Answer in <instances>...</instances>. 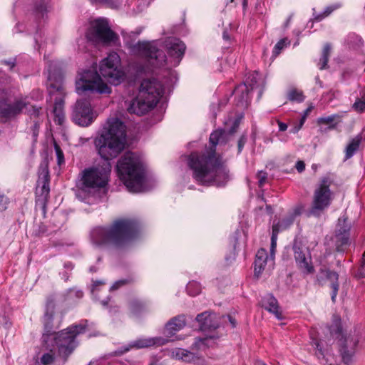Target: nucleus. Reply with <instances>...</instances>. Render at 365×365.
Returning <instances> with one entry per match:
<instances>
[{"label":"nucleus","instance_id":"72a5a7b5","mask_svg":"<svg viewBox=\"0 0 365 365\" xmlns=\"http://www.w3.org/2000/svg\"><path fill=\"white\" fill-rule=\"evenodd\" d=\"M92 4H103L111 9H118L122 4V0H90Z\"/></svg>","mask_w":365,"mask_h":365},{"label":"nucleus","instance_id":"0e129e2a","mask_svg":"<svg viewBox=\"0 0 365 365\" xmlns=\"http://www.w3.org/2000/svg\"><path fill=\"white\" fill-rule=\"evenodd\" d=\"M109 312L111 314H115V313H117L118 312V307H116V306L115 307H110Z\"/></svg>","mask_w":365,"mask_h":365},{"label":"nucleus","instance_id":"c03bdc74","mask_svg":"<svg viewBox=\"0 0 365 365\" xmlns=\"http://www.w3.org/2000/svg\"><path fill=\"white\" fill-rule=\"evenodd\" d=\"M282 230L275 224L272 226V233L271 237V241L273 242V244H277V235L279 232Z\"/></svg>","mask_w":365,"mask_h":365},{"label":"nucleus","instance_id":"680f3d73","mask_svg":"<svg viewBox=\"0 0 365 365\" xmlns=\"http://www.w3.org/2000/svg\"><path fill=\"white\" fill-rule=\"evenodd\" d=\"M227 317L229 319L230 323L232 325V327H233V328L235 327H236V324H237L236 320L232 316H230V315H228Z\"/></svg>","mask_w":365,"mask_h":365},{"label":"nucleus","instance_id":"412c9836","mask_svg":"<svg viewBox=\"0 0 365 365\" xmlns=\"http://www.w3.org/2000/svg\"><path fill=\"white\" fill-rule=\"evenodd\" d=\"M268 261L272 263L273 259H269V256L267 252L264 249H259L255 257V260L254 262V273L256 277H259L263 270L264 269L265 266L267 265Z\"/></svg>","mask_w":365,"mask_h":365},{"label":"nucleus","instance_id":"4d7b16f0","mask_svg":"<svg viewBox=\"0 0 365 365\" xmlns=\"http://www.w3.org/2000/svg\"><path fill=\"white\" fill-rule=\"evenodd\" d=\"M195 359V354L191 353L190 351H189L187 353V354L185 356V358L182 359V361H184L185 362H191V361H194Z\"/></svg>","mask_w":365,"mask_h":365},{"label":"nucleus","instance_id":"cd10ccee","mask_svg":"<svg viewBox=\"0 0 365 365\" xmlns=\"http://www.w3.org/2000/svg\"><path fill=\"white\" fill-rule=\"evenodd\" d=\"M342 116L339 114H333L329 116L319 118L317 122L319 124L329 125V129H334L341 121Z\"/></svg>","mask_w":365,"mask_h":365},{"label":"nucleus","instance_id":"de8ad7c7","mask_svg":"<svg viewBox=\"0 0 365 365\" xmlns=\"http://www.w3.org/2000/svg\"><path fill=\"white\" fill-rule=\"evenodd\" d=\"M246 142L247 136L245 135H242L237 143L238 153H240L242 152Z\"/></svg>","mask_w":365,"mask_h":365},{"label":"nucleus","instance_id":"58836bf2","mask_svg":"<svg viewBox=\"0 0 365 365\" xmlns=\"http://www.w3.org/2000/svg\"><path fill=\"white\" fill-rule=\"evenodd\" d=\"M352 108L359 113L365 111V99L356 100L352 106Z\"/></svg>","mask_w":365,"mask_h":365},{"label":"nucleus","instance_id":"603ef678","mask_svg":"<svg viewBox=\"0 0 365 365\" xmlns=\"http://www.w3.org/2000/svg\"><path fill=\"white\" fill-rule=\"evenodd\" d=\"M36 12L41 14L43 16L44 13L46 11V5L44 1L41 2L39 5L36 6Z\"/></svg>","mask_w":365,"mask_h":365},{"label":"nucleus","instance_id":"f704fd0d","mask_svg":"<svg viewBox=\"0 0 365 365\" xmlns=\"http://www.w3.org/2000/svg\"><path fill=\"white\" fill-rule=\"evenodd\" d=\"M294 220L295 218L289 214L286 217L283 218L275 225L282 230H286L294 223Z\"/></svg>","mask_w":365,"mask_h":365},{"label":"nucleus","instance_id":"f8f14e48","mask_svg":"<svg viewBox=\"0 0 365 365\" xmlns=\"http://www.w3.org/2000/svg\"><path fill=\"white\" fill-rule=\"evenodd\" d=\"M120 61L118 53L113 52L100 63V74L113 85H118L124 78V73L120 68Z\"/></svg>","mask_w":365,"mask_h":365},{"label":"nucleus","instance_id":"4c0bfd02","mask_svg":"<svg viewBox=\"0 0 365 365\" xmlns=\"http://www.w3.org/2000/svg\"><path fill=\"white\" fill-rule=\"evenodd\" d=\"M63 100L62 98H56L54 106H53V113H63Z\"/></svg>","mask_w":365,"mask_h":365},{"label":"nucleus","instance_id":"8fccbe9b","mask_svg":"<svg viewBox=\"0 0 365 365\" xmlns=\"http://www.w3.org/2000/svg\"><path fill=\"white\" fill-rule=\"evenodd\" d=\"M285 46V40L282 39L277 43L274 48V53L278 54Z\"/></svg>","mask_w":365,"mask_h":365},{"label":"nucleus","instance_id":"423d86ee","mask_svg":"<svg viewBox=\"0 0 365 365\" xmlns=\"http://www.w3.org/2000/svg\"><path fill=\"white\" fill-rule=\"evenodd\" d=\"M163 93L162 83L155 78H145L141 81L138 96L130 103V113L143 115L152 110L158 103Z\"/></svg>","mask_w":365,"mask_h":365},{"label":"nucleus","instance_id":"393cba45","mask_svg":"<svg viewBox=\"0 0 365 365\" xmlns=\"http://www.w3.org/2000/svg\"><path fill=\"white\" fill-rule=\"evenodd\" d=\"M185 317L184 315H178L173 317L165 325V331L168 335H173L181 330L185 326Z\"/></svg>","mask_w":365,"mask_h":365},{"label":"nucleus","instance_id":"aec40b11","mask_svg":"<svg viewBox=\"0 0 365 365\" xmlns=\"http://www.w3.org/2000/svg\"><path fill=\"white\" fill-rule=\"evenodd\" d=\"M264 88V79L259 72L255 71L247 78L246 83L244 84V88L242 89V91L243 93L245 90L247 93H248L250 91L258 89L259 97L260 98L262 94ZM246 95L247 96V93H246Z\"/></svg>","mask_w":365,"mask_h":365},{"label":"nucleus","instance_id":"e2e57ef3","mask_svg":"<svg viewBox=\"0 0 365 365\" xmlns=\"http://www.w3.org/2000/svg\"><path fill=\"white\" fill-rule=\"evenodd\" d=\"M304 120H305V116H304V117L302 118V120H301V121H300V125H299V126L298 128H294L292 130V133H297V131L301 128L302 125H303V123H304Z\"/></svg>","mask_w":365,"mask_h":365},{"label":"nucleus","instance_id":"49530a36","mask_svg":"<svg viewBox=\"0 0 365 365\" xmlns=\"http://www.w3.org/2000/svg\"><path fill=\"white\" fill-rule=\"evenodd\" d=\"M188 352H189V351H187L186 349H176V351L174 353H175L176 358L182 360L185 358V356L187 354Z\"/></svg>","mask_w":365,"mask_h":365},{"label":"nucleus","instance_id":"69168bd1","mask_svg":"<svg viewBox=\"0 0 365 365\" xmlns=\"http://www.w3.org/2000/svg\"><path fill=\"white\" fill-rule=\"evenodd\" d=\"M209 340H210L209 339H207V338H205V339H199V341H200L202 344L207 345V342Z\"/></svg>","mask_w":365,"mask_h":365},{"label":"nucleus","instance_id":"a19ab883","mask_svg":"<svg viewBox=\"0 0 365 365\" xmlns=\"http://www.w3.org/2000/svg\"><path fill=\"white\" fill-rule=\"evenodd\" d=\"M54 148L56 154L58 165H61L62 163H64L63 153L59 147V145H58L56 143H55L54 145Z\"/></svg>","mask_w":365,"mask_h":365},{"label":"nucleus","instance_id":"39448f33","mask_svg":"<svg viewBox=\"0 0 365 365\" xmlns=\"http://www.w3.org/2000/svg\"><path fill=\"white\" fill-rule=\"evenodd\" d=\"M117 171L128 191L140 192L143 190L145 168L140 157L135 153L127 152L118 161Z\"/></svg>","mask_w":365,"mask_h":365},{"label":"nucleus","instance_id":"e433bc0d","mask_svg":"<svg viewBox=\"0 0 365 365\" xmlns=\"http://www.w3.org/2000/svg\"><path fill=\"white\" fill-rule=\"evenodd\" d=\"M39 127L40 125L38 121H34V123L30 128L33 143H36L37 141L39 133Z\"/></svg>","mask_w":365,"mask_h":365},{"label":"nucleus","instance_id":"5701e85b","mask_svg":"<svg viewBox=\"0 0 365 365\" xmlns=\"http://www.w3.org/2000/svg\"><path fill=\"white\" fill-rule=\"evenodd\" d=\"M262 307L268 312L272 313L279 320L283 319L282 312L279 310L277 299L271 294H267L262 299Z\"/></svg>","mask_w":365,"mask_h":365},{"label":"nucleus","instance_id":"0eeeda50","mask_svg":"<svg viewBox=\"0 0 365 365\" xmlns=\"http://www.w3.org/2000/svg\"><path fill=\"white\" fill-rule=\"evenodd\" d=\"M88 326L87 320L82 321L78 324L70 326L51 336H44L43 344L47 349L49 346H52L53 349L56 348L58 355L66 360L78 346V342L76 341V336L79 334L83 333Z\"/></svg>","mask_w":365,"mask_h":365},{"label":"nucleus","instance_id":"dca6fc26","mask_svg":"<svg viewBox=\"0 0 365 365\" xmlns=\"http://www.w3.org/2000/svg\"><path fill=\"white\" fill-rule=\"evenodd\" d=\"M293 252L296 264L300 272L304 274H313L314 267L309 249L295 242L293 245Z\"/></svg>","mask_w":365,"mask_h":365},{"label":"nucleus","instance_id":"4be33fe9","mask_svg":"<svg viewBox=\"0 0 365 365\" xmlns=\"http://www.w3.org/2000/svg\"><path fill=\"white\" fill-rule=\"evenodd\" d=\"M216 316L207 312L199 314L196 317V320L200 324L202 330L216 329L219 324L215 321Z\"/></svg>","mask_w":365,"mask_h":365},{"label":"nucleus","instance_id":"f03ea898","mask_svg":"<svg viewBox=\"0 0 365 365\" xmlns=\"http://www.w3.org/2000/svg\"><path fill=\"white\" fill-rule=\"evenodd\" d=\"M239 127V122L235 120L230 129L217 130L210 136L212 148L210 150L199 153H192L187 158V165L192 170V178L202 185L223 187L230 180V170L220 155H217L215 146L225 144L227 135H233Z\"/></svg>","mask_w":365,"mask_h":365},{"label":"nucleus","instance_id":"bf43d9fd","mask_svg":"<svg viewBox=\"0 0 365 365\" xmlns=\"http://www.w3.org/2000/svg\"><path fill=\"white\" fill-rule=\"evenodd\" d=\"M71 294L73 292H75V295L77 298H81L83 296V292L81 290H75V289H71L70 290Z\"/></svg>","mask_w":365,"mask_h":365},{"label":"nucleus","instance_id":"1a4fd4ad","mask_svg":"<svg viewBox=\"0 0 365 365\" xmlns=\"http://www.w3.org/2000/svg\"><path fill=\"white\" fill-rule=\"evenodd\" d=\"M76 91L81 95L86 92L91 93H110V88L103 82L97 71L85 70L78 74L76 81Z\"/></svg>","mask_w":365,"mask_h":365},{"label":"nucleus","instance_id":"5fc2aeb1","mask_svg":"<svg viewBox=\"0 0 365 365\" xmlns=\"http://www.w3.org/2000/svg\"><path fill=\"white\" fill-rule=\"evenodd\" d=\"M1 63L10 67L12 69L16 65V58L2 61Z\"/></svg>","mask_w":365,"mask_h":365},{"label":"nucleus","instance_id":"4468645a","mask_svg":"<svg viewBox=\"0 0 365 365\" xmlns=\"http://www.w3.org/2000/svg\"><path fill=\"white\" fill-rule=\"evenodd\" d=\"M96 115L88 100H78L73 107L72 118L78 125L83 127L88 126L96 118Z\"/></svg>","mask_w":365,"mask_h":365},{"label":"nucleus","instance_id":"a878e982","mask_svg":"<svg viewBox=\"0 0 365 365\" xmlns=\"http://www.w3.org/2000/svg\"><path fill=\"white\" fill-rule=\"evenodd\" d=\"M49 305L47 306L46 312L43 317V323L44 326V333L42 336L43 341L44 342V336H48L53 334L55 332L53 331V307L49 310Z\"/></svg>","mask_w":365,"mask_h":365},{"label":"nucleus","instance_id":"a18cd8bd","mask_svg":"<svg viewBox=\"0 0 365 365\" xmlns=\"http://www.w3.org/2000/svg\"><path fill=\"white\" fill-rule=\"evenodd\" d=\"M130 282L129 279H120L116 281L110 288L111 291L116 290L123 285H125Z\"/></svg>","mask_w":365,"mask_h":365},{"label":"nucleus","instance_id":"79ce46f5","mask_svg":"<svg viewBox=\"0 0 365 365\" xmlns=\"http://www.w3.org/2000/svg\"><path fill=\"white\" fill-rule=\"evenodd\" d=\"M257 178L258 179V183L259 187H262L267 178V174L266 172L260 170L257 173Z\"/></svg>","mask_w":365,"mask_h":365},{"label":"nucleus","instance_id":"473e14b6","mask_svg":"<svg viewBox=\"0 0 365 365\" xmlns=\"http://www.w3.org/2000/svg\"><path fill=\"white\" fill-rule=\"evenodd\" d=\"M287 98L291 101L301 103L304 100L303 93L297 89H292L289 91Z\"/></svg>","mask_w":365,"mask_h":365},{"label":"nucleus","instance_id":"864d4df0","mask_svg":"<svg viewBox=\"0 0 365 365\" xmlns=\"http://www.w3.org/2000/svg\"><path fill=\"white\" fill-rule=\"evenodd\" d=\"M54 122L58 125H62L65 120L64 113L54 114Z\"/></svg>","mask_w":365,"mask_h":365},{"label":"nucleus","instance_id":"7ed1b4c3","mask_svg":"<svg viewBox=\"0 0 365 365\" xmlns=\"http://www.w3.org/2000/svg\"><path fill=\"white\" fill-rule=\"evenodd\" d=\"M139 231L135 219L119 218L106 227H96L90 234L92 243L97 247H120L134 239Z\"/></svg>","mask_w":365,"mask_h":365},{"label":"nucleus","instance_id":"ddd939ff","mask_svg":"<svg viewBox=\"0 0 365 365\" xmlns=\"http://www.w3.org/2000/svg\"><path fill=\"white\" fill-rule=\"evenodd\" d=\"M339 334L338 343L339 346V353L343 363L345 365H350L353 361L356 351V347L359 344L357 335L354 333H349L346 335L341 334V329L337 328Z\"/></svg>","mask_w":365,"mask_h":365},{"label":"nucleus","instance_id":"2f4dec72","mask_svg":"<svg viewBox=\"0 0 365 365\" xmlns=\"http://www.w3.org/2000/svg\"><path fill=\"white\" fill-rule=\"evenodd\" d=\"M348 43L354 48H359L363 45V40L361 36L356 34H350L347 36Z\"/></svg>","mask_w":365,"mask_h":365},{"label":"nucleus","instance_id":"2eb2a0df","mask_svg":"<svg viewBox=\"0 0 365 365\" xmlns=\"http://www.w3.org/2000/svg\"><path fill=\"white\" fill-rule=\"evenodd\" d=\"M351 224L347 222L344 217H339L336 226L335 235L332 241L339 252H344L350 245Z\"/></svg>","mask_w":365,"mask_h":365},{"label":"nucleus","instance_id":"c9c22d12","mask_svg":"<svg viewBox=\"0 0 365 365\" xmlns=\"http://www.w3.org/2000/svg\"><path fill=\"white\" fill-rule=\"evenodd\" d=\"M187 291L190 295L195 296L201 291L200 285L196 282H190L187 285Z\"/></svg>","mask_w":365,"mask_h":365},{"label":"nucleus","instance_id":"ea45409f","mask_svg":"<svg viewBox=\"0 0 365 365\" xmlns=\"http://www.w3.org/2000/svg\"><path fill=\"white\" fill-rule=\"evenodd\" d=\"M10 202V200L7 196L4 194L0 193V212L5 211Z\"/></svg>","mask_w":365,"mask_h":365},{"label":"nucleus","instance_id":"774afa93","mask_svg":"<svg viewBox=\"0 0 365 365\" xmlns=\"http://www.w3.org/2000/svg\"><path fill=\"white\" fill-rule=\"evenodd\" d=\"M276 245L277 244H273V242L271 241V247H270V251L272 253L274 252L275 248H276Z\"/></svg>","mask_w":365,"mask_h":365},{"label":"nucleus","instance_id":"bb28decb","mask_svg":"<svg viewBox=\"0 0 365 365\" xmlns=\"http://www.w3.org/2000/svg\"><path fill=\"white\" fill-rule=\"evenodd\" d=\"M362 140V135L358 134L354 138H352L350 143L346 148L345 150V158L346 159L351 158L356 152L359 150V145Z\"/></svg>","mask_w":365,"mask_h":365},{"label":"nucleus","instance_id":"f3484780","mask_svg":"<svg viewBox=\"0 0 365 365\" xmlns=\"http://www.w3.org/2000/svg\"><path fill=\"white\" fill-rule=\"evenodd\" d=\"M49 171L48 166L41 164L39 168L38 187L36 188V202L43 206L46 205L50 192L49 187Z\"/></svg>","mask_w":365,"mask_h":365},{"label":"nucleus","instance_id":"a211bd4d","mask_svg":"<svg viewBox=\"0 0 365 365\" xmlns=\"http://www.w3.org/2000/svg\"><path fill=\"white\" fill-rule=\"evenodd\" d=\"M48 81L49 93L54 91L61 92L63 90V76L61 70L56 66V63L52 61L48 62Z\"/></svg>","mask_w":365,"mask_h":365},{"label":"nucleus","instance_id":"13d9d810","mask_svg":"<svg viewBox=\"0 0 365 365\" xmlns=\"http://www.w3.org/2000/svg\"><path fill=\"white\" fill-rule=\"evenodd\" d=\"M313 16H314V19L317 21H321L322 19H324L325 17H327L323 12L319 13V14L314 13Z\"/></svg>","mask_w":365,"mask_h":365},{"label":"nucleus","instance_id":"7c9ffc66","mask_svg":"<svg viewBox=\"0 0 365 365\" xmlns=\"http://www.w3.org/2000/svg\"><path fill=\"white\" fill-rule=\"evenodd\" d=\"M44 346L46 347V346L45 344H44ZM46 349L49 350V351L44 353L41 356V357L40 359L41 365H49L51 363H53L55 359L53 348L50 349V346H49L48 349L46 348Z\"/></svg>","mask_w":365,"mask_h":365},{"label":"nucleus","instance_id":"052dcab7","mask_svg":"<svg viewBox=\"0 0 365 365\" xmlns=\"http://www.w3.org/2000/svg\"><path fill=\"white\" fill-rule=\"evenodd\" d=\"M278 125L280 131H285L287 129V125L283 122L278 121Z\"/></svg>","mask_w":365,"mask_h":365},{"label":"nucleus","instance_id":"c756f323","mask_svg":"<svg viewBox=\"0 0 365 365\" xmlns=\"http://www.w3.org/2000/svg\"><path fill=\"white\" fill-rule=\"evenodd\" d=\"M331 52V45L329 43H326L324 46L322 56L318 63V66L319 69L323 70L327 68V63L329 61V58Z\"/></svg>","mask_w":365,"mask_h":365},{"label":"nucleus","instance_id":"f257e3e1","mask_svg":"<svg viewBox=\"0 0 365 365\" xmlns=\"http://www.w3.org/2000/svg\"><path fill=\"white\" fill-rule=\"evenodd\" d=\"M126 132L125 124L118 118L108 119L95 140L98 154L103 159L96 167L86 169L82 174L78 187L83 192L106 189L111 171L110 160L116 158L125 148Z\"/></svg>","mask_w":365,"mask_h":365},{"label":"nucleus","instance_id":"37998d69","mask_svg":"<svg viewBox=\"0 0 365 365\" xmlns=\"http://www.w3.org/2000/svg\"><path fill=\"white\" fill-rule=\"evenodd\" d=\"M341 7V4H334L330 6H327L323 13L325 14L326 16H329L334 11L336 10L337 9Z\"/></svg>","mask_w":365,"mask_h":365},{"label":"nucleus","instance_id":"9b49d317","mask_svg":"<svg viewBox=\"0 0 365 365\" xmlns=\"http://www.w3.org/2000/svg\"><path fill=\"white\" fill-rule=\"evenodd\" d=\"M86 36L88 41L93 43L110 44L118 40L117 34L110 29L108 22L105 19H98L92 22Z\"/></svg>","mask_w":365,"mask_h":365},{"label":"nucleus","instance_id":"09e8293b","mask_svg":"<svg viewBox=\"0 0 365 365\" xmlns=\"http://www.w3.org/2000/svg\"><path fill=\"white\" fill-rule=\"evenodd\" d=\"M303 210V206L301 205H299L296 206L292 212L289 213L290 215H292L294 218H296V217L302 214V212Z\"/></svg>","mask_w":365,"mask_h":365},{"label":"nucleus","instance_id":"6e6552de","mask_svg":"<svg viewBox=\"0 0 365 365\" xmlns=\"http://www.w3.org/2000/svg\"><path fill=\"white\" fill-rule=\"evenodd\" d=\"M334 182V176L331 173H328L319 179L314 191L310 209L312 215L320 216L331 205L334 197V192L331 190Z\"/></svg>","mask_w":365,"mask_h":365},{"label":"nucleus","instance_id":"b1692460","mask_svg":"<svg viewBox=\"0 0 365 365\" xmlns=\"http://www.w3.org/2000/svg\"><path fill=\"white\" fill-rule=\"evenodd\" d=\"M320 273L322 274L330 282V288L331 289V299L332 302H336V296L338 294L339 284L338 282L339 274L334 271L330 269H320Z\"/></svg>","mask_w":365,"mask_h":365},{"label":"nucleus","instance_id":"338daca9","mask_svg":"<svg viewBox=\"0 0 365 365\" xmlns=\"http://www.w3.org/2000/svg\"><path fill=\"white\" fill-rule=\"evenodd\" d=\"M222 37L226 41H228L230 39V36L228 35V33L226 31H225L223 32Z\"/></svg>","mask_w":365,"mask_h":365},{"label":"nucleus","instance_id":"6ab92c4d","mask_svg":"<svg viewBox=\"0 0 365 365\" xmlns=\"http://www.w3.org/2000/svg\"><path fill=\"white\" fill-rule=\"evenodd\" d=\"M168 339L162 337H153L146 339H138L131 342L129 346H125L123 349H120L115 351V355H122L128 351L131 348L143 349L150 347L154 345H163L168 342Z\"/></svg>","mask_w":365,"mask_h":365},{"label":"nucleus","instance_id":"6e6d98bb","mask_svg":"<svg viewBox=\"0 0 365 365\" xmlns=\"http://www.w3.org/2000/svg\"><path fill=\"white\" fill-rule=\"evenodd\" d=\"M295 167L298 172L302 173L305 169V164L303 161L299 160L297 162Z\"/></svg>","mask_w":365,"mask_h":365},{"label":"nucleus","instance_id":"20e7f679","mask_svg":"<svg viewBox=\"0 0 365 365\" xmlns=\"http://www.w3.org/2000/svg\"><path fill=\"white\" fill-rule=\"evenodd\" d=\"M165 45L169 55L168 59L165 53L151 42L139 41L133 46L132 51L153 68L178 66L186 49L185 43L179 38L170 37L165 41Z\"/></svg>","mask_w":365,"mask_h":365},{"label":"nucleus","instance_id":"9d476101","mask_svg":"<svg viewBox=\"0 0 365 365\" xmlns=\"http://www.w3.org/2000/svg\"><path fill=\"white\" fill-rule=\"evenodd\" d=\"M26 96H19L11 100L4 89H0V117L6 120L16 118L29 105Z\"/></svg>","mask_w":365,"mask_h":365},{"label":"nucleus","instance_id":"c85d7f7f","mask_svg":"<svg viewBox=\"0 0 365 365\" xmlns=\"http://www.w3.org/2000/svg\"><path fill=\"white\" fill-rule=\"evenodd\" d=\"M145 308V303L138 299H133L129 303L130 311L135 316L144 312Z\"/></svg>","mask_w":365,"mask_h":365},{"label":"nucleus","instance_id":"3c124183","mask_svg":"<svg viewBox=\"0 0 365 365\" xmlns=\"http://www.w3.org/2000/svg\"><path fill=\"white\" fill-rule=\"evenodd\" d=\"M40 109H41V108H38L36 106H32L31 108L29 109V114L31 116V118L38 117L39 115Z\"/></svg>","mask_w":365,"mask_h":365}]
</instances>
